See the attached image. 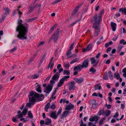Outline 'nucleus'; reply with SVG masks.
<instances>
[{
    "instance_id": "nucleus-43",
    "label": "nucleus",
    "mask_w": 126,
    "mask_h": 126,
    "mask_svg": "<svg viewBox=\"0 0 126 126\" xmlns=\"http://www.w3.org/2000/svg\"><path fill=\"white\" fill-rule=\"evenodd\" d=\"M63 74L64 75H69L70 74V72L68 70H65L63 71Z\"/></svg>"
},
{
    "instance_id": "nucleus-10",
    "label": "nucleus",
    "mask_w": 126,
    "mask_h": 126,
    "mask_svg": "<svg viewBox=\"0 0 126 126\" xmlns=\"http://www.w3.org/2000/svg\"><path fill=\"white\" fill-rule=\"evenodd\" d=\"M4 10V13L3 16L6 17L9 14L10 12V10L7 7L5 8Z\"/></svg>"
},
{
    "instance_id": "nucleus-9",
    "label": "nucleus",
    "mask_w": 126,
    "mask_h": 126,
    "mask_svg": "<svg viewBox=\"0 0 126 126\" xmlns=\"http://www.w3.org/2000/svg\"><path fill=\"white\" fill-rule=\"evenodd\" d=\"M59 36V32H57L55 33L52 36V39H53L54 41L55 42L57 40Z\"/></svg>"
},
{
    "instance_id": "nucleus-8",
    "label": "nucleus",
    "mask_w": 126,
    "mask_h": 126,
    "mask_svg": "<svg viewBox=\"0 0 126 126\" xmlns=\"http://www.w3.org/2000/svg\"><path fill=\"white\" fill-rule=\"evenodd\" d=\"M89 60L88 59L85 60L83 62L81 65L83 68H86L89 65Z\"/></svg>"
},
{
    "instance_id": "nucleus-13",
    "label": "nucleus",
    "mask_w": 126,
    "mask_h": 126,
    "mask_svg": "<svg viewBox=\"0 0 126 126\" xmlns=\"http://www.w3.org/2000/svg\"><path fill=\"white\" fill-rule=\"evenodd\" d=\"M58 115L57 114L56 111H54L51 112L50 115V117L55 119L57 118Z\"/></svg>"
},
{
    "instance_id": "nucleus-60",
    "label": "nucleus",
    "mask_w": 126,
    "mask_h": 126,
    "mask_svg": "<svg viewBox=\"0 0 126 126\" xmlns=\"http://www.w3.org/2000/svg\"><path fill=\"white\" fill-rule=\"evenodd\" d=\"M33 20V18H30L26 20V21L27 22H29L30 21H31Z\"/></svg>"
},
{
    "instance_id": "nucleus-62",
    "label": "nucleus",
    "mask_w": 126,
    "mask_h": 126,
    "mask_svg": "<svg viewBox=\"0 0 126 126\" xmlns=\"http://www.w3.org/2000/svg\"><path fill=\"white\" fill-rule=\"evenodd\" d=\"M121 108L123 110L124 109L125 105L123 103H122L121 104Z\"/></svg>"
},
{
    "instance_id": "nucleus-2",
    "label": "nucleus",
    "mask_w": 126,
    "mask_h": 126,
    "mask_svg": "<svg viewBox=\"0 0 126 126\" xmlns=\"http://www.w3.org/2000/svg\"><path fill=\"white\" fill-rule=\"evenodd\" d=\"M44 98V95L42 94L39 95L36 93L33 92L32 91L30 93L29 95V103H27L26 106L30 107L32 104H34V103L35 101H41L43 100Z\"/></svg>"
},
{
    "instance_id": "nucleus-44",
    "label": "nucleus",
    "mask_w": 126,
    "mask_h": 126,
    "mask_svg": "<svg viewBox=\"0 0 126 126\" xmlns=\"http://www.w3.org/2000/svg\"><path fill=\"white\" fill-rule=\"evenodd\" d=\"M122 72L124 73L123 76L125 77H126V68H124L122 70Z\"/></svg>"
},
{
    "instance_id": "nucleus-49",
    "label": "nucleus",
    "mask_w": 126,
    "mask_h": 126,
    "mask_svg": "<svg viewBox=\"0 0 126 126\" xmlns=\"http://www.w3.org/2000/svg\"><path fill=\"white\" fill-rule=\"evenodd\" d=\"M90 72H92V73H94L96 72V70L94 68L92 67L90 69Z\"/></svg>"
},
{
    "instance_id": "nucleus-20",
    "label": "nucleus",
    "mask_w": 126,
    "mask_h": 126,
    "mask_svg": "<svg viewBox=\"0 0 126 126\" xmlns=\"http://www.w3.org/2000/svg\"><path fill=\"white\" fill-rule=\"evenodd\" d=\"M52 121L51 119L49 118H47L45 120V124L46 125H48L51 123Z\"/></svg>"
},
{
    "instance_id": "nucleus-33",
    "label": "nucleus",
    "mask_w": 126,
    "mask_h": 126,
    "mask_svg": "<svg viewBox=\"0 0 126 126\" xmlns=\"http://www.w3.org/2000/svg\"><path fill=\"white\" fill-rule=\"evenodd\" d=\"M108 75L111 79H113L112 74L111 71H109L108 72Z\"/></svg>"
},
{
    "instance_id": "nucleus-14",
    "label": "nucleus",
    "mask_w": 126,
    "mask_h": 126,
    "mask_svg": "<svg viewBox=\"0 0 126 126\" xmlns=\"http://www.w3.org/2000/svg\"><path fill=\"white\" fill-rule=\"evenodd\" d=\"M74 107V105L71 103L67 105L65 109V110H69L71 109H73Z\"/></svg>"
},
{
    "instance_id": "nucleus-50",
    "label": "nucleus",
    "mask_w": 126,
    "mask_h": 126,
    "mask_svg": "<svg viewBox=\"0 0 126 126\" xmlns=\"http://www.w3.org/2000/svg\"><path fill=\"white\" fill-rule=\"evenodd\" d=\"M99 32V30H95L94 33V35L95 36H97Z\"/></svg>"
},
{
    "instance_id": "nucleus-57",
    "label": "nucleus",
    "mask_w": 126,
    "mask_h": 126,
    "mask_svg": "<svg viewBox=\"0 0 126 126\" xmlns=\"http://www.w3.org/2000/svg\"><path fill=\"white\" fill-rule=\"evenodd\" d=\"M119 115V113L118 112H116L115 114L113 116L114 117L116 118L118 117Z\"/></svg>"
},
{
    "instance_id": "nucleus-7",
    "label": "nucleus",
    "mask_w": 126,
    "mask_h": 126,
    "mask_svg": "<svg viewBox=\"0 0 126 126\" xmlns=\"http://www.w3.org/2000/svg\"><path fill=\"white\" fill-rule=\"evenodd\" d=\"M52 90V87L51 85L48 84L46 88L44 90V92L49 94Z\"/></svg>"
},
{
    "instance_id": "nucleus-58",
    "label": "nucleus",
    "mask_w": 126,
    "mask_h": 126,
    "mask_svg": "<svg viewBox=\"0 0 126 126\" xmlns=\"http://www.w3.org/2000/svg\"><path fill=\"white\" fill-rule=\"evenodd\" d=\"M61 0H56L54 1V2L53 3V4H56L58 3L59 2H60L61 1Z\"/></svg>"
},
{
    "instance_id": "nucleus-5",
    "label": "nucleus",
    "mask_w": 126,
    "mask_h": 126,
    "mask_svg": "<svg viewBox=\"0 0 126 126\" xmlns=\"http://www.w3.org/2000/svg\"><path fill=\"white\" fill-rule=\"evenodd\" d=\"M90 61L91 62V63L93 64V66H96L99 61L98 59L96 60L95 58L93 57L91 58Z\"/></svg>"
},
{
    "instance_id": "nucleus-31",
    "label": "nucleus",
    "mask_w": 126,
    "mask_h": 126,
    "mask_svg": "<svg viewBox=\"0 0 126 126\" xmlns=\"http://www.w3.org/2000/svg\"><path fill=\"white\" fill-rule=\"evenodd\" d=\"M69 77H70L69 76H64L63 78H62L61 79V80H62L63 81V82H64V81H66V80H67V79H68L69 78Z\"/></svg>"
},
{
    "instance_id": "nucleus-45",
    "label": "nucleus",
    "mask_w": 126,
    "mask_h": 126,
    "mask_svg": "<svg viewBox=\"0 0 126 126\" xmlns=\"http://www.w3.org/2000/svg\"><path fill=\"white\" fill-rule=\"evenodd\" d=\"M64 66V67H65L66 68L68 69L69 68V63H65Z\"/></svg>"
},
{
    "instance_id": "nucleus-30",
    "label": "nucleus",
    "mask_w": 126,
    "mask_h": 126,
    "mask_svg": "<svg viewBox=\"0 0 126 126\" xmlns=\"http://www.w3.org/2000/svg\"><path fill=\"white\" fill-rule=\"evenodd\" d=\"M63 83V81L61 79L60 81L59 82L57 85V86L59 87H60L62 86Z\"/></svg>"
},
{
    "instance_id": "nucleus-23",
    "label": "nucleus",
    "mask_w": 126,
    "mask_h": 126,
    "mask_svg": "<svg viewBox=\"0 0 126 126\" xmlns=\"http://www.w3.org/2000/svg\"><path fill=\"white\" fill-rule=\"evenodd\" d=\"M81 6V4H80L78 5L75 9L73 12V13L75 14L77 13L79 10V8Z\"/></svg>"
},
{
    "instance_id": "nucleus-39",
    "label": "nucleus",
    "mask_w": 126,
    "mask_h": 126,
    "mask_svg": "<svg viewBox=\"0 0 126 126\" xmlns=\"http://www.w3.org/2000/svg\"><path fill=\"white\" fill-rule=\"evenodd\" d=\"M71 50H69L67 52L66 56L68 58H70V55L71 54Z\"/></svg>"
},
{
    "instance_id": "nucleus-6",
    "label": "nucleus",
    "mask_w": 126,
    "mask_h": 126,
    "mask_svg": "<svg viewBox=\"0 0 126 126\" xmlns=\"http://www.w3.org/2000/svg\"><path fill=\"white\" fill-rule=\"evenodd\" d=\"M93 46V45L92 44H89L86 48H85L83 49V52H87L91 50H92Z\"/></svg>"
},
{
    "instance_id": "nucleus-17",
    "label": "nucleus",
    "mask_w": 126,
    "mask_h": 126,
    "mask_svg": "<svg viewBox=\"0 0 126 126\" xmlns=\"http://www.w3.org/2000/svg\"><path fill=\"white\" fill-rule=\"evenodd\" d=\"M83 68L80 64H79L78 65L76 66H75L73 69V70L74 71H75L77 70H79V71H81L82 68Z\"/></svg>"
},
{
    "instance_id": "nucleus-56",
    "label": "nucleus",
    "mask_w": 126,
    "mask_h": 126,
    "mask_svg": "<svg viewBox=\"0 0 126 126\" xmlns=\"http://www.w3.org/2000/svg\"><path fill=\"white\" fill-rule=\"evenodd\" d=\"M12 120L14 122H17L18 120L16 119V118H15L14 117H13L12 119Z\"/></svg>"
},
{
    "instance_id": "nucleus-38",
    "label": "nucleus",
    "mask_w": 126,
    "mask_h": 126,
    "mask_svg": "<svg viewBox=\"0 0 126 126\" xmlns=\"http://www.w3.org/2000/svg\"><path fill=\"white\" fill-rule=\"evenodd\" d=\"M54 65V64L53 62H49L48 65L49 67H50V69H52Z\"/></svg>"
},
{
    "instance_id": "nucleus-35",
    "label": "nucleus",
    "mask_w": 126,
    "mask_h": 126,
    "mask_svg": "<svg viewBox=\"0 0 126 126\" xmlns=\"http://www.w3.org/2000/svg\"><path fill=\"white\" fill-rule=\"evenodd\" d=\"M114 77L117 79H119L120 77V75L118 73H115L114 74Z\"/></svg>"
},
{
    "instance_id": "nucleus-47",
    "label": "nucleus",
    "mask_w": 126,
    "mask_h": 126,
    "mask_svg": "<svg viewBox=\"0 0 126 126\" xmlns=\"http://www.w3.org/2000/svg\"><path fill=\"white\" fill-rule=\"evenodd\" d=\"M56 107L55 105L54 104H53L50 106V108L52 109H54Z\"/></svg>"
},
{
    "instance_id": "nucleus-4",
    "label": "nucleus",
    "mask_w": 126,
    "mask_h": 126,
    "mask_svg": "<svg viewBox=\"0 0 126 126\" xmlns=\"http://www.w3.org/2000/svg\"><path fill=\"white\" fill-rule=\"evenodd\" d=\"M75 83L74 81H72L69 84V89L70 91L74 90L76 88L75 85Z\"/></svg>"
},
{
    "instance_id": "nucleus-55",
    "label": "nucleus",
    "mask_w": 126,
    "mask_h": 126,
    "mask_svg": "<svg viewBox=\"0 0 126 126\" xmlns=\"http://www.w3.org/2000/svg\"><path fill=\"white\" fill-rule=\"evenodd\" d=\"M55 27V26H53L50 29V30L49 31V33L50 34L51 32L54 29V28Z\"/></svg>"
},
{
    "instance_id": "nucleus-42",
    "label": "nucleus",
    "mask_w": 126,
    "mask_h": 126,
    "mask_svg": "<svg viewBox=\"0 0 126 126\" xmlns=\"http://www.w3.org/2000/svg\"><path fill=\"white\" fill-rule=\"evenodd\" d=\"M28 117L30 118H32L33 117L32 114L31 113V111H28Z\"/></svg>"
},
{
    "instance_id": "nucleus-19",
    "label": "nucleus",
    "mask_w": 126,
    "mask_h": 126,
    "mask_svg": "<svg viewBox=\"0 0 126 126\" xmlns=\"http://www.w3.org/2000/svg\"><path fill=\"white\" fill-rule=\"evenodd\" d=\"M20 7V6H19L18 8L16 9H15L13 12V15H14L18 13L19 15L22 14V13L20 12L19 11V9Z\"/></svg>"
},
{
    "instance_id": "nucleus-51",
    "label": "nucleus",
    "mask_w": 126,
    "mask_h": 126,
    "mask_svg": "<svg viewBox=\"0 0 126 126\" xmlns=\"http://www.w3.org/2000/svg\"><path fill=\"white\" fill-rule=\"evenodd\" d=\"M103 110H100L99 112L98 113V115H100L103 114Z\"/></svg>"
},
{
    "instance_id": "nucleus-52",
    "label": "nucleus",
    "mask_w": 126,
    "mask_h": 126,
    "mask_svg": "<svg viewBox=\"0 0 126 126\" xmlns=\"http://www.w3.org/2000/svg\"><path fill=\"white\" fill-rule=\"evenodd\" d=\"M74 44V43H72L70 45V49L69 50H72L74 48V47H73V45Z\"/></svg>"
},
{
    "instance_id": "nucleus-46",
    "label": "nucleus",
    "mask_w": 126,
    "mask_h": 126,
    "mask_svg": "<svg viewBox=\"0 0 126 126\" xmlns=\"http://www.w3.org/2000/svg\"><path fill=\"white\" fill-rule=\"evenodd\" d=\"M62 108L61 107H60L58 111H57V114L58 116L59 115L60 113H61L62 111Z\"/></svg>"
},
{
    "instance_id": "nucleus-34",
    "label": "nucleus",
    "mask_w": 126,
    "mask_h": 126,
    "mask_svg": "<svg viewBox=\"0 0 126 126\" xmlns=\"http://www.w3.org/2000/svg\"><path fill=\"white\" fill-rule=\"evenodd\" d=\"M81 20V19H79V20H77V21L75 22H73L70 24L69 25V27H71L73 26L75 24H76L77 22H79V21Z\"/></svg>"
},
{
    "instance_id": "nucleus-53",
    "label": "nucleus",
    "mask_w": 126,
    "mask_h": 126,
    "mask_svg": "<svg viewBox=\"0 0 126 126\" xmlns=\"http://www.w3.org/2000/svg\"><path fill=\"white\" fill-rule=\"evenodd\" d=\"M34 59V57H31L30 59V60H29L28 62L29 64L31 63V62L32 61H33Z\"/></svg>"
},
{
    "instance_id": "nucleus-3",
    "label": "nucleus",
    "mask_w": 126,
    "mask_h": 126,
    "mask_svg": "<svg viewBox=\"0 0 126 126\" xmlns=\"http://www.w3.org/2000/svg\"><path fill=\"white\" fill-rule=\"evenodd\" d=\"M103 14V12L102 11L99 15L98 17H97V15L95 14L93 18V20L95 23H97L98 25H99L102 20V16Z\"/></svg>"
},
{
    "instance_id": "nucleus-26",
    "label": "nucleus",
    "mask_w": 126,
    "mask_h": 126,
    "mask_svg": "<svg viewBox=\"0 0 126 126\" xmlns=\"http://www.w3.org/2000/svg\"><path fill=\"white\" fill-rule=\"evenodd\" d=\"M39 76V75L34 74L32 75L31 77V78L32 79H35L38 78Z\"/></svg>"
},
{
    "instance_id": "nucleus-16",
    "label": "nucleus",
    "mask_w": 126,
    "mask_h": 126,
    "mask_svg": "<svg viewBox=\"0 0 126 126\" xmlns=\"http://www.w3.org/2000/svg\"><path fill=\"white\" fill-rule=\"evenodd\" d=\"M74 80L78 83L80 84L83 81V79L82 78L78 79L77 78L74 79Z\"/></svg>"
},
{
    "instance_id": "nucleus-25",
    "label": "nucleus",
    "mask_w": 126,
    "mask_h": 126,
    "mask_svg": "<svg viewBox=\"0 0 126 126\" xmlns=\"http://www.w3.org/2000/svg\"><path fill=\"white\" fill-rule=\"evenodd\" d=\"M106 120L105 117H103L100 120L99 122V124L100 125H101L103 124V122L104 121Z\"/></svg>"
},
{
    "instance_id": "nucleus-11",
    "label": "nucleus",
    "mask_w": 126,
    "mask_h": 126,
    "mask_svg": "<svg viewBox=\"0 0 126 126\" xmlns=\"http://www.w3.org/2000/svg\"><path fill=\"white\" fill-rule=\"evenodd\" d=\"M70 112L69 111H65L63 112L62 114L60 115V117L61 119H63L64 117L68 115Z\"/></svg>"
},
{
    "instance_id": "nucleus-18",
    "label": "nucleus",
    "mask_w": 126,
    "mask_h": 126,
    "mask_svg": "<svg viewBox=\"0 0 126 126\" xmlns=\"http://www.w3.org/2000/svg\"><path fill=\"white\" fill-rule=\"evenodd\" d=\"M111 25L112 30L113 31H115L116 29V24L115 23L111 22Z\"/></svg>"
},
{
    "instance_id": "nucleus-15",
    "label": "nucleus",
    "mask_w": 126,
    "mask_h": 126,
    "mask_svg": "<svg viewBox=\"0 0 126 126\" xmlns=\"http://www.w3.org/2000/svg\"><path fill=\"white\" fill-rule=\"evenodd\" d=\"M98 118L97 116H95L93 117H90L89 118V120L90 121L93 122L94 121H97L98 120Z\"/></svg>"
},
{
    "instance_id": "nucleus-54",
    "label": "nucleus",
    "mask_w": 126,
    "mask_h": 126,
    "mask_svg": "<svg viewBox=\"0 0 126 126\" xmlns=\"http://www.w3.org/2000/svg\"><path fill=\"white\" fill-rule=\"evenodd\" d=\"M17 49V47H15L14 48L11 50V53H12L16 50Z\"/></svg>"
},
{
    "instance_id": "nucleus-63",
    "label": "nucleus",
    "mask_w": 126,
    "mask_h": 126,
    "mask_svg": "<svg viewBox=\"0 0 126 126\" xmlns=\"http://www.w3.org/2000/svg\"><path fill=\"white\" fill-rule=\"evenodd\" d=\"M35 7V6H33L30 9V11H31V12H32L34 10V8Z\"/></svg>"
},
{
    "instance_id": "nucleus-1",
    "label": "nucleus",
    "mask_w": 126,
    "mask_h": 126,
    "mask_svg": "<svg viewBox=\"0 0 126 126\" xmlns=\"http://www.w3.org/2000/svg\"><path fill=\"white\" fill-rule=\"evenodd\" d=\"M22 20L19 19L18 21V25L16 28V31L19 32L17 37L19 39L24 40L27 39V36H26L28 30L27 27L21 24Z\"/></svg>"
},
{
    "instance_id": "nucleus-28",
    "label": "nucleus",
    "mask_w": 126,
    "mask_h": 126,
    "mask_svg": "<svg viewBox=\"0 0 126 126\" xmlns=\"http://www.w3.org/2000/svg\"><path fill=\"white\" fill-rule=\"evenodd\" d=\"M105 115L106 116H108L111 113V112L109 110H106L104 112Z\"/></svg>"
},
{
    "instance_id": "nucleus-12",
    "label": "nucleus",
    "mask_w": 126,
    "mask_h": 126,
    "mask_svg": "<svg viewBox=\"0 0 126 126\" xmlns=\"http://www.w3.org/2000/svg\"><path fill=\"white\" fill-rule=\"evenodd\" d=\"M92 105L91 108L94 109L96 108L97 106V104L96 103V101L95 99L92 100L91 102Z\"/></svg>"
},
{
    "instance_id": "nucleus-22",
    "label": "nucleus",
    "mask_w": 126,
    "mask_h": 126,
    "mask_svg": "<svg viewBox=\"0 0 126 126\" xmlns=\"http://www.w3.org/2000/svg\"><path fill=\"white\" fill-rule=\"evenodd\" d=\"M119 11L121 12L122 14L125 15H126V8H120L119 9Z\"/></svg>"
},
{
    "instance_id": "nucleus-36",
    "label": "nucleus",
    "mask_w": 126,
    "mask_h": 126,
    "mask_svg": "<svg viewBox=\"0 0 126 126\" xmlns=\"http://www.w3.org/2000/svg\"><path fill=\"white\" fill-rule=\"evenodd\" d=\"M27 111V109L25 108L22 111V113L23 114V115H25L26 114Z\"/></svg>"
},
{
    "instance_id": "nucleus-29",
    "label": "nucleus",
    "mask_w": 126,
    "mask_h": 126,
    "mask_svg": "<svg viewBox=\"0 0 126 126\" xmlns=\"http://www.w3.org/2000/svg\"><path fill=\"white\" fill-rule=\"evenodd\" d=\"M101 88V86L99 84H97L95 86V89L96 90H100Z\"/></svg>"
},
{
    "instance_id": "nucleus-27",
    "label": "nucleus",
    "mask_w": 126,
    "mask_h": 126,
    "mask_svg": "<svg viewBox=\"0 0 126 126\" xmlns=\"http://www.w3.org/2000/svg\"><path fill=\"white\" fill-rule=\"evenodd\" d=\"M50 105L49 103H48L46 105L45 107V110L47 111V110L50 108Z\"/></svg>"
},
{
    "instance_id": "nucleus-61",
    "label": "nucleus",
    "mask_w": 126,
    "mask_h": 126,
    "mask_svg": "<svg viewBox=\"0 0 126 126\" xmlns=\"http://www.w3.org/2000/svg\"><path fill=\"white\" fill-rule=\"evenodd\" d=\"M66 100H63V99H61L60 101V103H62L63 102V104H64Z\"/></svg>"
},
{
    "instance_id": "nucleus-21",
    "label": "nucleus",
    "mask_w": 126,
    "mask_h": 126,
    "mask_svg": "<svg viewBox=\"0 0 126 126\" xmlns=\"http://www.w3.org/2000/svg\"><path fill=\"white\" fill-rule=\"evenodd\" d=\"M36 90L39 93H41L42 90L41 89V86L40 85L38 84L36 87Z\"/></svg>"
},
{
    "instance_id": "nucleus-37",
    "label": "nucleus",
    "mask_w": 126,
    "mask_h": 126,
    "mask_svg": "<svg viewBox=\"0 0 126 126\" xmlns=\"http://www.w3.org/2000/svg\"><path fill=\"white\" fill-rule=\"evenodd\" d=\"M59 78V75L57 74H56L53 76L52 78V79L53 80H54L58 79Z\"/></svg>"
},
{
    "instance_id": "nucleus-41",
    "label": "nucleus",
    "mask_w": 126,
    "mask_h": 126,
    "mask_svg": "<svg viewBox=\"0 0 126 126\" xmlns=\"http://www.w3.org/2000/svg\"><path fill=\"white\" fill-rule=\"evenodd\" d=\"M79 58H76L72 61L70 63V64H72L77 62L79 60Z\"/></svg>"
},
{
    "instance_id": "nucleus-59",
    "label": "nucleus",
    "mask_w": 126,
    "mask_h": 126,
    "mask_svg": "<svg viewBox=\"0 0 126 126\" xmlns=\"http://www.w3.org/2000/svg\"><path fill=\"white\" fill-rule=\"evenodd\" d=\"M20 121H23V122L24 123L26 122L27 121V120H25L24 118H22L20 119Z\"/></svg>"
},
{
    "instance_id": "nucleus-32",
    "label": "nucleus",
    "mask_w": 126,
    "mask_h": 126,
    "mask_svg": "<svg viewBox=\"0 0 126 126\" xmlns=\"http://www.w3.org/2000/svg\"><path fill=\"white\" fill-rule=\"evenodd\" d=\"M123 47V46L120 45H119L118 47H117V52L118 53L119 52L120 50L122 49V48Z\"/></svg>"
},
{
    "instance_id": "nucleus-24",
    "label": "nucleus",
    "mask_w": 126,
    "mask_h": 126,
    "mask_svg": "<svg viewBox=\"0 0 126 126\" xmlns=\"http://www.w3.org/2000/svg\"><path fill=\"white\" fill-rule=\"evenodd\" d=\"M97 23H94L93 25V27L94 28L95 30H98L99 29V27L98 25H97Z\"/></svg>"
},
{
    "instance_id": "nucleus-48",
    "label": "nucleus",
    "mask_w": 126,
    "mask_h": 126,
    "mask_svg": "<svg viewBox=\"0 0 126 126\" xmlns=\"http://www.w3.org/2000/svg\"><path fill=\"white\" fill-rule=\"evenodd\" d=\"M120 43L123 44L124 45H125L126 44V41L125 42V40L124 39H122L120 41Z\"/></svg>"
},
{
    "instance_id": "nucleus-64",
    "label": "nucleus",
    "mask_w": 126,
    "mask_h": 126,
    "mask_svg": "<svg viewBox=\"0 0 126 126\" xmlns=\"http://www.w3.org/2000/svg\"><path fill=\"white\" fill-rule=\"evenodd\" d=\"M5 17L3 16L1 19H0V23L2 22L4 19L5 18Z\"/></svg>"
},
{
    "instance_id": "nucleus-40",
    "label": "nucleus",
    "mask_w": 126,
    "mask_h": 126,
    "mask_svg": "<svg viewBox=\"0 0 126 126\" xmlns=\"http://www.w3.org/2000/svg\"><path fill=\"white\" fill-rule=\"evenodd\" d=\"M103 78L105 80H107L108 79L107 73H105L103 77Z\"/></svg>"
}]
</instances>
